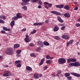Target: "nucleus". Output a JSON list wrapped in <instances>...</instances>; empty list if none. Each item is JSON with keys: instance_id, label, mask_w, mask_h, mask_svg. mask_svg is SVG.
Listing matches in <instances>:
<instances>
[{"instance_id": "obj_1", "label": "nucleus", "mask_w": 80, "mask_h": 80, "mask_svg": "<svg viewBox=\"0 0 80 80\" xmlns=\"http://www.w3.org/2000/svg\"><path fill=\"white\" fill-rule=\"evenodd\" d=\"M6 54L9 55H11L13 53V49L11 48H7L5 51Z\"/></svg>"}, {"instance_id": "obj_2", "label": "nucleus", "mask_w": 80, "mask_h": 80, "mask_svg": "<svg viewBox=\"0 0 80 80\" xmlns=\"http://www.w3.org/2000/svg\"><path fill=\"white\" fill-rule=\"evenodd\" d=\"M58 62L59 64H64L66 63V59L63 58H60L58 60Z\"/></svg>"}, {"instance_id": "obj_3", "label": "nucleus", "mask_w": 80, "mask_h": 80, "mask_svg": "<svg viewBox=\"0 0 80 80\" xmlns=\"http://www.w3.org/2000/svg\"><path fill=\"white\" fill-rule=\"evenodd\" d=\"M69 65L72 67H79L80 66V63L78 62H75L74 63H70Z\"/></svg>"}, {"instance_id": "obj_4", "label": "nucleus", "mask_w": 80, "mask_h": 80, "mask_svg": "<svg viewBox=\"0 0 80 80\" xmlns=\"http://www.w3.org/2000/svg\"><path fill=\"white\" fill-rule=\"evenodd\" d=\"M5 73L3 74V77H8V76H10L11 74H10V71H6L4 72Z\"/></svg>"}, {"instance_id": "obj_5", "label": "nucleus", "mask_w": 80, "mask_h": 80, "mask_svg": "<svg viewBox=\"0 0 80 80\" xmlns=\"http://www.w3.org/2000/svg\"><path fill=\"white\" fill-rule=\"evenodd\" d=\"M77 62V59L74 58H70L67 60V63H69L70 62Z\"/></svg>"}, {"instance_id": "obj_6", "label": "nucleus", "mask_w": 80, "mask_h": 80, "mask_svg": "<svg viewBox=\"0 0 80 80\" xmlns=\"http://www.w3.org/2000/svg\"><path fill=\"white\" fill-rule=\"evenodd\" d=\"M51 13L54 14V15H61V13L56 11H52L50 12Z\"/></svg>"}, {"instance_id": "obj_7", "label": "nucleus", "mask_w": 80, "mask_h": 80, "mask_svg": "<svg viewBox=\"0 0 80 80\" xmlns=\"http://www.w3.org/2000/svg\"><path fill=\"white\" fill-rule=\"evenodd\" d=\"M37 44L38 46H40L41 47H43V42L41 41H38L37 42Z\"/></svg>"}, {"instance_id": "obj_8", "label": "nucleus", "mask_w": 80, "mask_h": 80, "mask_svg": "<svg viewBox=\"0 0 80 80\" xmlns=\"http://www.w3.org/2000/svg\"><path fill=\"white\" fill-rule=\"evenodd\" d=\"M71 74L75 76V77H80V74L77 73L75 72H71Z\"/></svg>"}, {"instance_id": "obj_9", "label": "nucleus", "mask_w": 80, "mask_h": 80, "mask_svg": "<svg viewBox=\"0 0 80 80\" xmlns=\"http://www.w3.org/2000/svg\"><path fill=\"white\" fill-rule=\"evenodd\" d=\"M62 38L65 40H68L70 38V37L68 36V35H62Z\"/></svg>"}, {"instance_id": "obj_10", "label": "nucleus", "mask_w": 80, "mask_h": 80, "mask_svg": "<svg viewBox=\"0 0 80 80\" xmlns=\"http://www.w3.org/2000/svg\"><path fill=\"white\" fill-rule=\"evenodd\" d=\"M44 23V22H36L35 23L33 24L34 26L35 25H42Z\"/></svg>"}, {"instance_id": "obj_11", "label": "nucleus", "mask_w": 80, "mask_h": 80, "mask_svg": "<svg viewBox=\"0 0 80 80\" xmlns=\"http://www.w3.org/2000/svg\"><path fill=\"white\" fill-rule=\"evenodd\" d=\"M57 18L58 21H59V22H60L61 23H63V20L62 19L60 16H58Z\"/></svg>"}, {"instance_id": "obj_12", "label": "nucleus", "mask_w": 80, "mask_h": 80, "mask_svg": "<svg viewBox=\"0 0 80 80\" xmlns=\"http://www.w3.org/2000/svg\"><path fill=\"white\" fill-rule=\"evenodd\" d=\"M64 16L65 17H66V18H69L70 17V14L69 13H66L64 14Z\"/></svg>"}, {"instance_id": "obj_13", "label": "nucleus", "mask_w": 80, "mask_h": 80, "mask_svg": "<svg viewBox=\"0 0 80 80\" xmlns=\"http://www.w3.org/2000/svg\"><path fill=\"white\" fill-rule=\"evenodd\" d=\"M73 40H70L68 43L67 42V47H68L69 45H70L71 44H72V43H73Z\"/></svg>"}, {"instance_id": "obj_14", "label": "nucleus", "mask_w": 80, "mask_h": 80, "mask_svg": "<svg viewBox=\"0 0 80 80\" xmlns=\"http://www.w3.org/2000/svg\"><path fill=\"white\" fill-rule=\"evenodd\" d=\"M10 25L11 26V28H13V26L15 25V21L12 20L10 23Z\"/></svg>"}, {"instance_id": "obj_15", "label": "nucleus", "mask_w": 80, "mask_h": 80, "mask_svg": "<svg viewBox=\"0 0 80 80\" xmlns=\"http://www.w3.org/2000/svg\"><path fill=\"white\" fill-rule=\"evenodd\" d=\"M21 13H18L16 14V16L18 18H21L22 17V16L21 15Z\"/></svg>"}, {"instance_id": "obj_16", "label": "nucleus", "mask_w": 80, "mask_h": 80, "mask_svg": "<svg viewBox=\"0 0 80 80\" xmlns=\"http://www.w3.org/2000/svg\"><path fill=\"white\" fill-rule=\"evenodd\" d=\"M59 30V28H58V26H56L54 28L53 30L54 32H57L58 30Z\"/></svg>"}, {"instance_id": "obj_17", "label": "nucleus", "mask_w": 80, "mask_h": 80, "mask_svg": "<svg viewBox=\"0 0 80 80\" xmlns=\"http://www.w3.org/2000/svg\"><path fill=\"white\" fill-rule=\"evenodd\" d=\"M19 47H20V45L18 44H16L14 45V48L15 49L18 48Z\"/></svg>"}, {"instance_id": "obj_18", "label": "nucleus", "mask_w": 80, "mask_h": 80, "mask_svg": "<svg viewBox=\"0 0 80 80\" xmlns=\"http://www.w3.org/2000/svg\"><path fill=\"white\" fill-rule=\"evenodd\" d=\"M64 9L68 10L70 9V7H69L68 5H66L64 7Z\"/></svg>"}, {"instance_id": "obj_19", "label": "nucleus", "mask_w": 80, "mask_h": 80, "mask_svg": "<svg viewBox=\"0 0 80 80\" xmlns=\"http://www.w3.org/2000/svg\"><path fill=\"white\" fill-rule=\"evenodd\" d=\"M3 30L5 31H10V28H7L5 27H3Z\"/></svg>"}, {"instance_id": "obj_20", "label": "nucleus", "mask_w": 80, "mask_h": 80, "mask_svg": "<svg viewBox=\"0 0 80 80\" xmlns=\"http://www.w3.org/2000/svg\"><path fill=\"white\" fill-rule=\"evenodd\" d=\"M64 76L66 77H70V74L69 73H64Z\"/></svg>"}, {"instance_id": "obj_21", "label": "nucleus", "mask_w": 80, "mask_h": 80, "mask_svg": "<svg viewBox=\"0 0 80 80\" xmlns=\"http://www.w3.org/2000/svg\"><path fill=\"white\" fill-rule=\"evenodd\" d=\"M34 77L35 78H39V76L38 74H34Z\"/></svg>"}, {"instance_id": "obj_22", "label": "nucleus", "mask_w": 80, "mask_h": 80, "mask_svg": "<svg viewBox=\"0 0 80 80\" xmlns=\"http://www.w3.org/2000/svg\"><path fill=\"white\" fill-rule=\"evenodd\" d=\"M26 69L27 70H32V68L31 67L28 66L26 67Z\"/></svg>"}, {"instance_id": "obj_23", "label": "nucleus", "mask_w": 80, "mask_h": 80, "mask_svg": "<svg viewBox=\"0 0 80 80\" xmlns=\"http://www.w3.org/2000/svg\"><path fill=\"white\" fill-rule=\"evenodd\" d=\"M46 58L47 59H53V58L50 57L48 55H47L46 56Z\"/></svg>"}, {"instance_id": "obj_24", "label": "nucleus", "mask_w": 80, "mask_h": 80, "mask_svg": "<svg viewBox=\"0 0 80 80\" xmlns=\"http://www.w3.org/2000/svg\"><path fill=\"white\" fill-rule=\"evenodd\" d=\"M54 38L55 39V40H60V39L59 37L58 36H55Z\"/></svg>"}, {"instance_id": "obj_25", "label": "nucleus", "mask_w": 80, "mask_h": 80, "mask_svg": "<svg viewBox=\"0 0 80 80\" xmlns=\"http://www.w3.org/2000/svg\"><path fill=\"white\" fill-rule=\"evenodd\" d=\"M44 44L46 46H49L50 44L48 43V42H46V41H44L43 42Z\"/></svg>"}, {"instance_id": "obj_26", "label": "nucleus", "mask_w": 80, "mask_h": 80, "mask_svg": "<svg viewBox=\"0 0 80 80\" xmlns=\"http://www.w3.org/2000/svg\"><path fill=\"white\" fill-rule=\"evenodd\" d=\"M46 62L47 64H50L52 62V61L51 60H48L46 61Z\"/></svg>"}, {"instance_id": "obj_27", "label": "nucleus", "mask_w": 80, "mask_h": 80, "mask_svg": "<svg viewBox=\"0 0 80 80\" xmlns=\"http://www.w3.org/2000/svg\"><path fill=\"white\" fill-rule=\"evenodd\" d=\"M41 50V48H40V47H38L37 48L35 49V50L37 51V52H40V51Z\"/></svg>"}, {"instance_id": "obj_28", "label": "nucleus", "mask_w": 80, "mask_h": 80, "mask_svg": "<svg viewBox=\"0 0 80 80\" xmlns=\"http://www.w3.org/2000/svg\"><path fill=\"white\" fill-rule=\"evenodd\" d=\"M30 56L31 57H34V58H35L37 57V56L36 55H35V53H31L30 54Z\"/></svg>"}, {"instance_id": "obj_29", "label": "nucleus", "mask_w": 80, "mask_h": 80, "mask_svg": "<svg viewBox=\"0 0 80 80\" xmlns=\"http://www.w3.org/2000/svg\"><path fill=\"white\" fill-rule=\"evenodd\" d=\"M16 53H17V54H20L21 52H22V51L20 50H18L16 51Z\"/></svg>"}, {"instance_id": "obj_30", "label": "nucleus", "mask_w": 80, "mask_h": 80, "mask_svg": "<svg viewBox=\"0 0 80 80\" xmlns=\"http://www.w3.org/2000/svg\"><path fill=\"white\" fill-rule=\"evenodd\" d=\"M21 63V61L20 60L16 61H15V64L16 65L18 64V63Z\"/></svg>"}, {"instance_id": "obj_31", "label": "nucleus", "mask_w": 80, "mask_h": 80, "mask_svg": "<svg viewBox=\"0 0 80 80\" xmlns=\"http://www.w3.org/2000/svg\"><path fill=\"white\" fill-rule=\"evenodd\" d=\"M22 8L23 9V10H24L25 11H26L27 10V6H24L22 7Z\"/></svg>"}, {"instance_id": "obj_32", "label": "nucleus", "mask_w": 80, "mask_h": 80, "mask_svg": "<svg viewBox=\"0 0 80 80\" xmlns=\"http://www.w3.org/2000/svg\"><path fill=\"white\" fill-rule=\"evenodd\" d=\"M27 3L23 2H22L21 3V5H22V6H25V5H26L27 4Z\"/></svg>"}, {"instance_id": "obj_33", "label": "nucleus", "mask_w": 80, "mask_h": 80, "mask_svg": "<svg viewBox=\"0 0 80 80\" xmlns=\"http://www.w3.org/2000/svg\"><path fill=\"white\" fill-rule=\"evenodd\" d=\"M0 23L4 24V23H5V21H4L3 20L0 19Z\"/></svg>"}, {"instance_id": "obj_34", "label": "nucleus", "mask_w": 80, "mask_h": 80, "mask_svg": "<svg viewBox=\"0 0 80 80\" xmlns=\"http://www.w3.org/2000/svg\"><path fill=\"white\" fill-rule=\"evenodd\" d=\"M13 18L14 20H17L18 18L17 16H14L13 18Z\"/></svg>"}, {"instance_id": "obj_35", "label": "nucleus", "mask_w": 80, "mask_h": 80, "mask_svg": "<svg viewBox=\"0 0 80 80\" xmlns=\"http://www.w3.org/2000/svg\"><path fill=\"white\" fill-rule=\"evenodd\" d=\"M25 40L26 43H28V42H29V39L27 38H25Z\"/></svg>"}, {"instance_id": "obj_36", "label": "nucleus", "mask_w": 80, "mask_h": 80, "mask_svg": "<svg viewBox=\"0 0 80 80\" xmlns=\"http://www.w3.org/2000/svg\"><path fill=\"white\" fill-rule=\"evenodd\" d=\"M22 1L23 2H25V3H27V2H28L29 1V0H22Z\"/></svg>"}, {"instance_id": "obj_37", "label": "nucleus", "mask_w": 80, "mask_h": 80, "mask_svg": "<svg viewBox=\"0 0 80 80\" xmlns=\"http://www.w3.org/2000/svg\"><path fill=\"white\" fill-rule=\"evenodd\" d=\"M68 80H71L72 78V76H70L67 78Z\"/></svg>"}, {"instance_id": "obj_38", "label": "nucleus", "mask_w": 80, "mask_h": 80, "mask_svg": "<svg viewBox=\"0 0 80 80\" xmlns=\"http://www.w3.org/2000/svg\"><path fill=\"white\" fill-rule=\"evenodd\" d=\"M38 0H31L32 2V3H35V2H38Z\"/></svg>"}, {"instance_id": "obj_39", "label": "nucleus", "mask_w": 80, "mask_h": 80, "mask_svg": "<svg viewBox=\"0 0 80 80\" xmlns=\"http://www.w3.org/2000/svg\"><path fill=\"white\" fill-rule=\"evenodd\" d=\"M36 32H37L36 30H34L32 32H31V33L32 34H33V33H36Z\"/></svg>"}, {"instance_id": "obj_40", "label": "nucleus", "mask_w": 80, "mask_h": 80, "mask_svg": "<svg viewBox=\"0 0 80 80\" xmlns=\"http://www.w3.org/2000/svg\"><path fill=\"white\" fill-rule=\"evenodd\" d=\"M64 7V5H60V8H62Z\"/></svg>"}, {"instance_id": "obj_41", "label": "nucleus", "mask_w": 80, "mask_h": 80, "mask_svg": "<svg viewBox=\"0 0 80 80\" xmlns=\"http://www.w3.org/2000/svg\"><path fill=\"white\" fill-rule=\"evenodd\" d=\"M17 67H21V64L20 63H18L17 65Z\"/></svg>"}, {"instance_id": "obj_42", "label": "nucleus", "mask_w": 80, "mask_h": 80, "mask_svg": "<svg viewBox=\"0 0 80 80\" xmlns=\"http://www.w3.org/2000/svg\"><path fill=\"white\" fill-rule=\"evenodd\" d=\"M39 1V2H38L39 5H42V2L41 0Z\"/></svg>"}, {"instance_id": "obj_43", "label": "nucleus", "mask_w": 80, "mask_h": 80, "mask_svg": "<svg viewBox=\"0 0 80 80\" xmlns=\"http://www.w3.org/2000/svg\"><path fill=\"white\" fill-rule=\"evenodd\" d=\"M29 46L30 47H33L34 46V44L33 43H30L29 44Z\"/></svg>"}, {"instance_id": "obj_44", "label": "nucleus", "mask_w": 80, "mask_h": 80, "mask_svg": "<svg viewBox=\"0 0 80 80\" xmlns=\"http://www.w3.org/2000/svg\"><path fill=\"white\" fill-rule=\"evenodd\" d=\"M52 4L51 3H48V7H52Z\"/></svg>"}, {"instance_id": "obj_45", "label": "nucleus", "mask_w": 80, "mask_h": 80, "mask_svg": "<svg viewBox=\"0 0 80 80\" xmlns=\"http://www.w3.org/2000/svg\"><path fill=\"white\" fill-rule=\"evenodd\" d=\"M26 38H28V39H30L29 36L27 34L26 35Z\"/></svg>"}, {"instance_id": "obj_46", "label": "nucleus", "mask_w": 80, "mask_h": 80, "mask_svg": "<svg viewBox=\"0 0 80 80\" xmlns=\"http://www.w3.org/2000/svg\"><path fill=\"white\" fill-rule=\"evenodd\" d=\"M48 2H45L44 3V5H48Z\"/></svg>"}, {"instance_id": "obj_47", "label": "nucleus", "mask_w": 80, "mask_h": 80, "mask_svg": "<svg viewBox=\"0 0 80 80\" xmlns=\"http://www.w3.org/2000/svg\"><path fill=\"white\" fill-rule=\"evenodd\" d=\"M3 67H4L5 68H8V65H4L3 66Z\"/></svg>"}, {"instance_id": "obj_48", "label": "nucleus", "mask_w": 80, "mask_h": 80, "mask_svg": "<svg viewBox=\"0 0 80 80\" xmlns=\"http://www.w3.org/2000/svg\"><path fill=\"white\" fill-rule=\"evenodd\" d=\"M1 32L2 33H3V34H4V33H6V32L3 30L1 31Z\"/></svg>"}, {"instance_id": "obj_49", "label": "nucleus", "mask_w": 80, "mask_h": 80, "mask_svg": "<svg viewBox=\"0 0 80 80\" xmlns=\"http://www.w3.org/2000/svg\"><path fill=\"white\" fill-rule=\"evenodd\" d=\"M48 68V67L47 66H45L44 68H43L44 70H47Z\"/></svg>"}, {"instance_id": "obj_50", "label": "nucleus", "mask_w": 80, "mask_h": 80, "mask_svg": "<svg viewBox=\"0 0 80 80\" xmlns=\"http://www.w3.org/2000/svg\"><path fill=\"white\" fill-rule=\"evenodd\" d=\"M3 20H5L6 19V16H2Z\"/></svg>"}, {"instance_id": "obj_51", "label": "nucleus", "mask_w": 80, "mask_h": 80, "mask_svg": "<svg viewBox=\"0 0 80 80\" xmlns=\"http://www.w3.org/2000/svg\"><path fill=\"white\" fill-rule=\"evenodd\" d=\"M26 28H23L21 30V32H25L26 30Z\"/></svg>"}, {"instance_id": "obj_52", "label": "nucleus", "mask_w": 80, "mask_h": 80, "mask_svg": "<svg viewBox=\"0 0 80 80\" xmlns=\"http://www.w3.org/2000/svg\"><path fill=\"white\" fill-rule=\"evenodd\" d=\"M76 27H80V24L79 23H77L76 24Z\"/></svg>"}, {"instance_id": "obj_53", "label": "nucleus", "mask_w": 80, "mask_h": 80, "mask_svg": "<svg viewBox=\"0 0 80 80\" xmlns=\"http://www.w3.org/2000/svg\"><path fill=\"white\" fill-rule=\"evenodd\" d=\"M44 61H45V58H44L42 59L41 60V62H42V63H43V62H44Z\"/></svg>"}, {"instance_id": "obj_54", "label": "nucleus", "mask_w": 80, "mask_h": 80, "mask_svg": "<svg viewBox=\"0 0 80 80\" xmlns=\"http://www.w3.org/2000/svg\"><path fill=\"white\" fill-rule=\"evenodd\" d=\"M65 28V26H63L61 28V30H63V29H64Z\"/></svg>"}, {"instance_id": "obj_55", "label": "nucleus", "mask_w": 80, "mask_h": 80, "mask_svg": "<svg viewBox=\"0 0 80 80\" xmlns=\"http://www.w3.org/2000/svg\"><path fill=\"white\" fill-rule=\"evenodd\" d=\"M56 7H57V8H60V5H56Z\"/></svg>"}, {"instance_id": "obj_56", "label": "nucleus", "mask_w": 80, "mask_h": 80, "mask_svg": "<svg viewBox=\"0 0 80 80\" xmlns=\"http://www.w3.org/2000/svg\"><path fill=\"white\" fill-rule=\"evenodd\" d=\"M74 10H78V7H75L74 8Z\"/></svg>"}, {"instance_id": "obj_57", "label": "nucleus", "mask_w": 80, "mask_h": 80, "mask_svg": "<svg viewBox=\"0 0 80 80\" xmlns=\"http://www.w3.org/2000/svg\"><path fill=\"white\" fill-rule=\"evenodd\" d=\"M44 7L46 8H47V9H48L49 8L48 7V6L46 5L44 6Z\"/></svg>"}, {"instance_id": "obj_58", "label": "nucleus", "mask_w": 80, "mask_h": 80, "mask_svg": "<svg viewBox=\"0 0 80 80\" xmlns=\"http://www.w3.org/2000/svg\"><path fill=\"white\" fill-rule=\"evenodd\" d=\"M62 73V72H61V71H58V73L59 74H60V73Z\"/></svg>"}, {"instance_id": "obj_59", "label": "nucleus", "mask_w": 80, "mask_h": 80, "mask_svg": "<svg viewBox=\"0 0 80 80\" xmlns=\"http://www.w3.org/2000/svg\"><path fill=\"white\" fill-rule=\"evenodd\" d=\"M43 62H42V61H41V62L40 63H39V65H42V64H43Z\"/></svg>"}, {"instance_id": "obj_60", "label": "nucleus", "mask_w": 80, "mask_h": 80, "mask_svg": "<svg viewBox=\"0 0 80 80\" xmlns=\"http://www.w3.org/2000/svg\"><path fill=\"white\" fill-rule=\"evenodd\" d=\"M3 59V57L1 56H0V60H2Z\"/></svg>"}, {"instance_id": "obj_61", "label": "nucleus", "mask_w": 80, "mask_h": 80, "mask_svg": "<svg viewBox=\"0 0 80 80\" xmlns=\"http://www.w3.org/2000/svg\"><path fill=\"white\" fill-rule=\"evenodd\" d=\"M38 8H42V6L39 5L38 7Z\"/></svg>"}, {"instance_id": "obj_62", "label": "nucleus", "mask_w": 80, "mask_h": 80, "mask_svg": "<svg viewBox=\"0 0 80 80\" xmlns=\"http://www.w3.org/2000/svg\"><path fill=\"white\" fill-rule=\"evenodd\" d=\"M49 22V21H48V20H46L45 21V23H48Z\"/></svg>"}, {"instance_id": "obj_63", "label": "nucleus", "mask_w": 80, "mask_h": 80, "mask_svg": "<svg viewBox=\"0 0 80 80\" xmlns=\"http://www.w3.org/2000/svg\"><path fill=\"white\" fill-rule=\"evenodd\" d=\"M3 15H2V16H0V18H3Z\"/></svg>"}, {"instance_id": "obj_64", "label": "nucleus", "mask_w": 80, "mask_h": 80, "mask_svg": "<svg viewBox=\"0 0 80 80\" xmlns=\"http://www.w3.org/2000/svg\"><path fill=\"white\" fill-rule=\"evenodd\" d=\"M78 22H80V18H79V19H78Z\"/></svg>"}]
</instances>
